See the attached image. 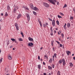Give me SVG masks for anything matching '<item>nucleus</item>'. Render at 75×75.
I'll list each match as a JSON object with an SVG mask.
<instances>
[{
	"label": "nucleus",
	"instance_id": "obj_1",
	"mask_svg": "<svg viewBox=\"0 0 75 75\" xmlns=\"http://www.w3.org/2000/svg\"><path fill=\"white\" fill-rule=\"evenodd\" d=\"M18 9V6H16L15 5H14L13 7V12L14 13H16V10H17Z\"/></svg>",
	"mask_w": 75,
	"mask_h": 75
},
{
	"label": "nucleus",
	"instance_id": "obj_2",
	"mask_svg": "<svg viewBox=\"0 0 75 75\" xmlns=\"http://www.w3.org/2000/svg\"><path fill=\"white\" fill-rule=\"evenodd\" d=\"M43 4L45 7H47V8H48L49 7V4L46 2H44L43 3Z\"/></svg>",
	"mask_w": 75,
	"mask_h": 75
},
{
	"label": "nucleus",
	"instance_id": "obj_3",
	"mask_svg": "<svg viewBox=\"0 0 75 75\" xmlns=\"http://www.w3.org/2000/svg\"><path fill=\"white\" fill-rule=\"evenodd\" d=\"M15 25L16 27V30L18 31L19 30V27L18 26V25L17 23H15Z\"/></svg>",
	"mask_w": 75,
	"mask_h": 75
},
{
	"label": "nucleus",
	"instance_id": "obj_4",
	"mask_svg": "<svg viewBox=\"0 0 75 75\" xmlns=\"http://www.w3.org/2000/svg\"><path fill=\"white\" fill-rule=\"evenodd\" d=\"M27 17V20L28 21H29L30 20V15L29 14H27L26 15Z\"/></svg>",
	"mask_w": 75,
	"mask_h": 75
},
{
	"label": "nucleus",
	"instance_id": "obj_5",
	"mask_svg": "<svg viewBox=\"0 0 75 75\" xmlns=\"http://www.w3.org/2000/svg\"><path fill=\"white\" fill-rule=\"evenodd\" d=\"M34 44H33L32 42L31 43H29L28 44V46H29L30 47H32L33 46Z\"/></svg>",
	"mask_w": 75,
	"mask_h": 75
},
{
	"label": "nucleus",
	"instance_id": "obj_6",
	"mask_svg": "<svg viewBox=\"0 0 75 75\" xmlns=\"http://www.w3.org/2000/svg\"><path fill=\"white\" fill-rule=\"evenodd\" d=\"M52 25L53 26H55V21L53 19L52 22Z\"/></svg>",
	"mask_w": 75,
	"mask_h": 75
},
{
	"label": "nucleus",
	"instance_id": "obj_7",
	"mask_svg": "<svg viewBox=\"0 0 75 75\" xmlns=\"http://www.w3.org/2000/svg\"><path fill=\"white\" fill-rule=\"evenodd\" d=\"M8 59L9 60H11V59L12 58L10 55H8Z\"/></svg>",
	"mask_w": 75,
	"mask_h": 75
},
{
	"label": "nucleus",
	"instance_id": "obj_8",
	"mask_svg": "<svg viewBox=\"0 0 75 75\" xmlns=\"http://www.w3.org/2000/svg\"><path fill=\"white\" fill-rule=\"evenodd\" d=\"M22 15L21 14H19L18 16V17H17V18L18 19H19V18L21 17Z\"/></svg>",
	"mask_w": 75,
	"mask_h": 75
},
{
	"label": "nucleus",
	"instance_id": "obj_9",
	"mask_svg": "<svg viewBox=\"0 0 75 75\" xmlns=\"http://www.w3.org/2000/svg\"><path fill=\"white\" fill-rule=\"evenodd\" d=\"M66 53L68 55H69L70 54H71L70 51H67Z\"/></svg>",
	"mask_w": 75,
	"mask_h": 75
},
{
	"label": "nucleus",
	"instance_id": "obj_10",
	"mask_svg": "<svg viewBox=\"0 0 75 75\" xmlns=\"http://www.w3.org/2000/svg\"><path fill=\"white\" fill-rule=\"evenodd\" d=\"M28 39L29 41H33V39L32 38H30V37H29L28 38Z\"/></svg>",
	"mask_w": 75,
	"mask_h": 75
},
{
	"label": "nucleus",
	"instance_id": "obj_11",
	"mask_svg": "<svg viewBox=\"0 0 75 75\" xmlns=\"http://www.w3.org/2000/svg\"><path fill=\"white\" fill-rule=\"evenodd\" d=\"M63 59H61L59 61V64H61L63 62Z\"/></svg>",
	"mask_w": 75,
	"mask_h": 75
},
{
	"label": "nucleus",
	"instance_id": "obj_12",
	"mask_svg": "<svg viewBox=\"0 0 75 75\" xmlns=\"http://www.w3.org/2000/svg\"><path fill=\"white\" fill-rule=\"evenodd\" d=\"M30 6L31 7V8L32 9L33 8V4H30Z\"/></svg>",
	"mask_w": 75,
	"mask_h": 75
},
{
	"label": "nucleus",
	"instance_id": "obj_13",
	"mask_svg": "<svg viewBox=\"0 0 75 75\" xmlns=\"http://www.w3.org/2000/svg\"><path fill=\"white\" fill-rule=\"evenodd\" d=\"M63 65H65L66 64V62L64 60H63Z\"/></svg>",
	"mask_w": 75,
	"mask_h": 75
},
{
	"label": "nucleus",
	"instance_id": "obj_14",
	"mask_svg": "<svg viewBox=\"0 0 75 75\" xmlns=\"http://www.w3.org/2000/svg\"><path fill=\"white\" fill-rule=\"evenodd\" d=\"M33 10H35V11L38 10V9L36 7H35L34 8Z\"/></svg>",
	"mask_w": 75,
	"mask_h": 75
},
{
	"label": "nucleus",
	"instance_id": "obj_15",
	"mask_svg": "<svg viewBox=\"0 0 75 75\" xmlns=\"http://www.w3.org/2000/svg\"><path fill=\"white\" fill-rule=\"evenodd\" d=\"M70 66V67H72L73 66V64H72V62H70L69 63Z\"/></svg>",
	"mask_w": 75,
	"mask_h": 75
},
{
	"label": "nucleus",
	"instance_id": "obj_16",
	"mask_svg": "<svg viewBox=\"0 0 75 75\" xmlns=\"http://www.w3.org/2000/svg\"><path fill=\"white\" fill-rule=\"evenodd\" d=\"M14 42L15 43H16L17 44H18V42L17 41V40L15 39Z\"/></svg>",
	"mask_w": 75,
	"mask_h": 75
},
{
	"label": "nucleus",
	"instance_id": "obj_17",
	"mask_svg": "<svg viewBox=\"0 0 75 75\" xmlns=\"http://www.w3.org/2000/svg\"><path fill=\"white\" fill-rule=\"evenodd\" d=\"M70 25V23H68L67 24V26L68 28H69Z\"/></svg>",
	"mask_w": 75,
	"mask_h": 75
},
{
	"label": "nucleus",
	"instance_id": "obj_18",
	"mask_svg": "<svg viewBox=\"0 0 75 75\" xmlns=\"http://www.w3.org/2000/svg\"><path fill=\"white\" fill-rule=\"evenodd\" d=\"M52 59H50L49 61V62L50 63H52Z\"/></svg>",
	"mask_w": 75,
	"mask_h": 75
},
{
	"label": "nucleus",
	"instance_id": "obj_19",
	"mask_svg": "<svg viewBox=\"0 0 75 75\" xmlns=\"http://www.w3.org/2000/svg\"><path fill=\"white\" fill-rule=\"evenodd\" d=\"M67 5L66 4H65L64 5V7H63V8H65V7H67Z\"/></svg>",
	"mask_w": 75,
	"mask_h": 75
},
{
	"label": "nucleus",
	"instance_id": "obj_20",
	"mask_svg": "<svg viewBox=\"0 0 75 75\" xmlns=\"http://www.w3.org/2000/svg\"><path fill=\"white\" fill-rule=\"evenodd\" d=\"M53 42H54V41H51V45L53 47Z\"/></svg>",
	"mask_w": 75,
	"mask_h": 75
},
{
	"label": "nucleus",
	"instance_id": "obj_21",
	"mask_svg": "<svg viewBox=\"0 0 75 75\" xmlns=\"http://www.w3.org/2000/svg\"><path fill=\"white\" fill-rule=\"evenodd\" d=\"M44 57L45 58V59H48V57L46 55H45Z\"/></svg>",
	"mask_w": 75,
	"mask_h": 75
},
{
	"label": "nucleus",
	"instance_id": "obj_22",
	"mask_svg": "<svg viewBox=\"0 0 75 75\" xmlns=\"http://www.w3.org/2000/svg\"><path fill=\"white\" fill-rule=\"evenodd\" d=\"M11 40H12L13 42H14L15 40H16V39H15L14 38H11Z\"/></svg>",
	"mask_w": 75,
	"mask_h": 75
},
{
	"label": "nucleus",
	"instance_id": "obj_23",
	"mask_svg": "<svg viewBox=\"0 0 75 75\" xmlns=\"http://www.w3.org/2000/svg\"><path fill=\"white\" fill-rule=\"evenodd\" d=\"M50 30L51 31V32H53V29H52V27H51L50 28Z\"/></svg>",
	"mask_w": 75,
	"mask_h": 75
},
{
	"label": "nucleus",
	"instance_id": "obj_24",
	"mask_svg": "<svg viewBox=\"0 0 75 75\" xmlns=\"http://www.w3.org/2000/svg\"><path fill=\"white\" fill-rule=\"evenodd\" d=\"M48 68L50 70L52 69V67L51 66H48Z\"/></svg>",
	"mask_w": 75,
	"mask_h": 75
},
{
	"label": "nucleus",
	"instance_id": "obj_25",
	"mask_svg": "<svg viewBox=\"0 0 75 75\" xmlns=\"http://www.w3.org/2000/svg\"><path fill=\"white\" fill-rule=\"evenodd\" d=\"M56 23H57V25H59V22L58 21V20L57 21Z\"/></svg>",
	"mask_w": 75,
	"mask_h": 75
},
{
	"label": "nucleus",
	"instance_id": "obj_26",
	"mask_svg": "<svg viewBox=\"0 0 75 75\" xmlns=\"http://www.w3.org/2000/svg\"><path fill=\"white\" fill-rule=\"evenodd\" d=\"M8 14H7V12H6L5 14V16L6 17L7 16H8Z\"/></svg>",
	"mask_w": 75,
	"mask_h": 75
},
{
	"label": "nucleus",
	"instance_id": "obj_27",
	"mask_svg": "<svg viewBox=\"0 0 75 75\" xmlns=\"http://www.w3.org/2000/svg\"><path fill=\"white\" fill-rule=\"evenodd\" d=\"M58 17L59 18H62V17L61 16H60L59 15H58Z\"/></svg>",
	"mask_w": 75,
	"mask_h": 75
},
{
	"label": "nucleus",
	"instance_id": "obj_28",
	"mask_svg": "<svg viewBox=\"0 0 75 75\" xmlns=\"http://www.w3.org/2000/svg\"><path fill=\"white\" fill-rule=\"evenodd\" d=\"M38 68L39 69H40L41 66H40V64L38 65Z\"/></svg>",
	"mask_w": 75,
	"mask_h": 75
},
{
	"label": "nucleus",
	"instance_id": "obj_29",
	"mask_svg": "<svg viewBox=\"0 0 75 75\" xmlns=\"http://www.w3.org/2000/svg\"><path fill=\"white\" fill-rule=\"evenodd\" d=\"M9 44V41H8V42H7L6 43V44H7V45L8 46Z\"/></svg>",
	"mask_w": 75,
	"mask_h": 75
},
{
	"label": "nucleus",
	"instance_id": "obj_30",
	"mask_svg": "<svg viewBox=\"0 0 75 75\" xmlns=\"http://www.w3.org/2000/svg\"><path fill=\"white\" fill-rule=\"evenodd\" d=\"M19 40L20 41H23V39L21 38H19Z\"/></svg>",
	"mask_w": 75,
	"mask_h": 75
},
{
	"label": "nucleus",
	"instance_id": "obj_31",
	"mask_svg": "<svg viewBox=\"0 0 75 75\" xmlns=\"http://www.w3.org/2000/svg\"><path fill=\"white\" fill-rule=\"evenodd\" d=\"M60 75V72L59 71H58L57 72V75Z\"/></svg>",
	"mask_w": 75,
	"mask_h": 75
},
{
	"label": "nucleus",
	"instance_id": "obj_32",
	"mask_svg": "<svg viewBox=\"0 0 75 75\" xmlns=\"http://www.w3.org/2000/svg\"><path fill=\"white\" fill-rule=\"evenodd\" d=\"M2 58H1V59H0V63H1V62H2Z\"/></svg>",
	"mask_w": 75,
	"mask_h": 75
},
{
	"label": "nucleus",
	"instance_id": "obj_33",
	"mask_svg": "<svg viewBox=\"0 0 75 75\" xmlns=\"http://www.w3.org/2000/svg\"><path fill=\"white\" fill-rule=\"evenodd\" d=\"M10 8V7L9 6H8L7 7V10H9Z\"/></svg>",
	"mask_w": 75,
	"mask_h": 75
},
{
	"label": "nucleus",
	"instance_id": "obj_34",
	"mask_svg": "<svg viewBox=\"0 0 75 75\" xmlns=\"http://www.w3.org/2000/svg\"><path fill=\"white\" fill-rule=\"evenodd\" d=\"M61 35H62V38H64V35L63 33H62V34Z\"/></svg>",
	"mask_w": 75,
	"mask_h": 75
},
{
	"label": "nucleus",
	"instance_id": "obj_35",
	"mask_svg": "<svg viewBox=\"0 0 75 75\" xmlns=\"http://www.w3.org/2000/svg\"><path fill=\"white\" fill-rule=\"evenodd\" d=\"M33 13L34 14V15H36V13L35 12L33 11Z\"/></svg>",
	"mask_w": 75,
	"mask_h": 75
},
{
	"label": "nucleus",
	"instance_id": "obj_36",
	"mask_svg": "<svg viewBox=\"0 0 75 75\" xmlns=\"http://www.w3.org/2000/svg\"><path fill=\"white\" fill-rule=\"evenodd\" d=\"M52 67L53 68H54V64H52Z\"/></svg>",
	"mask_w": 75,
	"mask_h": 75
},
{
	"label": "nucleus",
	"instance_id": "obj_37",
	"mask_svg": "<svg viewBox=\"0 0 75 75\" xmlns=\"http://www.w3.org/2000/svg\"><path fill=\"white\" fill-rule=\"evenodd\" d=\"M54 57H55V58H57V56H56V53H55L54 54Z\"/></svg>",
	"mask_w": 75,
	"mask_h": 75
},
{
	"label": "nucleus",
	"instance_id": "obj_38",
	"mask_svg": "<svg viewBox=\"0 0 75 75\" xmlns=\"http://www.w3.org/2000/svg\"><path fill=\"white\" fill-rule=\"evenodd\" d=\"M60 14L61 16H64V14L63 13H62L61 12H60Z\"/></svg>",
	"mask_w": 75,
	"mask_h": 75
},
{
	"label": "nucleus",
	"instance_id": "obj_39",
	"mask_svg": "<svg viewBox=\"0 0 75 75\" xmlns=\"http://www.w3.org/2000/svg\"><path fill=\"white\" fill-rule=\"evenodd\" d=\"M70 19H71V20H73V16L71 17Z\"/></svg>",
	"mask_w": 75,
	"mask_h": 75
},
{
	"label": "nucleus",
	"instance_id": "obj_40",
	"mask_svg": "<svg viewBox=\"0 0 75 75\" xmlns=\"http://www.w3.org/2000/svg\"><path fill=\"white\" fill-rule=\"evenodd\" d=\"M64 28L65 30H66L67 29V28L66 27V26H64Z\"/></svg>",
	"mask_w": 75,
	"mask_h": 75
},
{
	"label": "nucleus",
	"instance_id": "obj_41",
	"mask_svg": "<svg viewBox=\"0 0 75 75\" xmlns=\"http://www.w3.org/2000/svg\"><path fill=\"white\" fill-rule=\"evenodd\" d=\"M50 35L52 36H53V32H51V33H50Z\"/></svg>",
	"mask_w": 75,
	"mask_h": 75
},
{
	"label": "nucleus",
	"instance_id": "obj_42",
	"mask_svg": "<svg viewBox=\"0 0 75 75\" xmlns=\"http://www.w3.org/2000/svg\"><path fill=\"white\" fill-rule=\"evenodd\" d=\"M56 42H57V43L59 45L60 44V42H58V41H57V40H56Z\"/></svg>",
	"mask_w": 75,
	"mask_h": 75
},
{
	"label": "nucleus",
	"instance_id": "obj_43",
	"mask_svg": "<svg viewBox=\"0 0 75 75\" xmlns=\"http://www.w3.org/2000/svg\"><path fill=\"white\" fill-rule=\"evenodd\" d=\"M43 26L44 27H45L46 26V25L45 24H43Z\"/></svg>",
	"mask_w": 75,
	"mask_h": 75
},
{
	"label": "nucleus",
	"instance_id": "obj_44",
	"mask_svg": "<svg viewBox=\"0 0 75 75\" xmlns=\"http://www.w3.org/2000/svg\"><path fill=\"white\" fill-rule=\"evenodd\" d=\"M53 50V51L54 52L55 51V49L54 48V47H53V49H52Z\"/></svg>",
	"mask_w": 75,
	"mask_h": 75
},
{
	"label": "nucleus",
	"instance_id": "obj_45",
	"mask_svg": "<svg viewBox=\"0 0 75 75\" xmlns=\"http://www.w3.org/2000/svg\"><path fill=\"white\" fill-rule=\"evenodd\" d=\"M38 21L39 22V23H41V21L39 20H38Z\"/></svg>",
	"mask_w": 75,
	"mask_h": 75
},
{
	"label": "nucleus",
	"instance_id": "obj_46",
	"mask_svg": "<svg viewBox=\"0 0 75 75\" xmlns=\"http://www.w3.org/2000/svg\"><path fill=\"white\" fill-rule=\"evenodd\" d=\"M25 9H26V10H29V9L28 7H26Z\"/></svg>",
	"mask_w": 75,
	"mask_h": 75
},
{
	"label": "nucleus",
	"instance_id": "obj_47",
	"mask_svg": "<svg viewBox=\"0 0 75 75\" xmlns=\"http://www.w3.org/2000/svg\"><path fill=\"white\" fill-rule=\"evenodd\" d=\"M48 19L49 20H50L51 21H52V20L51 19H50V18H49Z\"/></svg>",
	"mask_w": 75,
	"mask_h": 75
},
{
	"label": "nucleus",
	"instance_id": "obj_48",
	"mask_svg": "<svg viewBox=\"0 0 75 75\" xmlns=\"http://www.w3.org/2000/svg\"><path fill=\"white\" fill-rule=\"evenodd\" d=\"M40 26H41V27H42V23H39Z\"/></svg>",
	"mask_w": 75,
	"mask_h": 75
},
{
	"label": "nucleus",
	"instance_id": "obj_49",
	"mask_svg": "<svg viewBox=\"0 0 75 75\" xmlns=\"http://www.w3.org/2000/svg\"><path fill=\"white\" fill-rule=\"evenodd\" d=\"M60 47H62V44H60Z\"/></svg>",
	"mask_w": 75,
	"mask_h": 75
},
{
	"label": "nucleus",
	"instance_id": "obj_50",
	"mask_svg": "<svg viewBox=\"0 0 75 75\" xmlns=\"http://www.w3.org/2000/svg\"><path fill=\"white\" fill-rule=\"evenodd\" d=\"M38 59L39 60H40V57L39 56H38Z\"/></svg>",
	"mask_w": 75,
	"mask_h": 75
},
{
	"label": "nucleus",
	"instance_id": "obj_51",
	"mask_svg": "<svg viewBox=\"0 0 75 75\" xmlns=\"http://www.w3.org/2000/svg\"><path fill=\"white\" fill-rule=\"evenodd\" d=\"M0 22H1V23H2V20L1 19H0Z\"/></svg>",
	"mask_w": 75,
	"mask_h": 75
},
{
	"label": "nucleus",
	"instance_id": "obj_52",
	"mask_svg": "<svg viewBox=\"0 0 75 75\" xmlns=\"http://www.w3.org/2000/svg\"><path fill=\"white\" fill-rule=\"evenodd\" d=\"M45 25H46V26H47V25H48V23H45Z\"/></svg>",
	"mask_w": 75,
	"mask_h": 75
},
{
	"label": "nucleus",
	"instance_id": "obj_53",
	"mask_svg": "<svg viewBox=\"0 0 75 75\" xmlns=\"http://www.w3.org/2000/svg\"><path fill=\"white\" fill-rule=\"evenodd\" d=\"M21 35H22V37L23 38H24V35H23V34H22Z\"/></svg>",
	"mask_w": 75,
	"mask_h": 75
},
{
	"label": "nucleus",
	"instance_id": "obj_54",
	"mask_svg": "<svg viewBox=\"0 0 75 75\" xmlns=\"http://www.w3.org/2000/svg\"><path fill=\"white\" fill-rule=\"evenodd\" d=\"M23 33L22 32H21V35H23Z\"/></svg>",
	"mask_w": 75,
	"mask_h": 75
},
{
	"label": "nucleus",
	"instance_id": "obj_55",
	"mask_svg": "<svg viewBox=\"0 0 75 75\" xmlns=\"http://www.w3.org/2000/svg\"><path fill=\"white\" fill-rule=\"evenodd\" d=\"M73 59H74V60H75V57H73Z\"/></svg>",
	"mask_w": 75,
	"mask_h": 75
},
{
	"label": "nucleus",
	"instance_id": "obj_56",
	"mask_svg": "<svg viewBox=\"0 0 75 75\" xmlns=\"http://www.w3.org/2000/svg\"><path fill=\"white\" fill-rule=\"evenodd\" d=\"M43 64L44 65H45V62H43Z\"/></svg>",
	"mask_w": 75,
	"mask_h": 75
},
{
	"label": "nucleus",
	"instance_id": "obj_57",
	"mask_svg": "<svg viewBox=\"0 0 75 75\" xmlns=\"http://www.w3.org/2000/svg\"><path fill=\"white\" fill-rule=\"evenodd\" d=\"M43 75H46V73H43Z\"/></svg>",
	"mask_w": 75,
	"mask_h": 75
},
{
	"label": "nucleus",
	"instance_id": "obj_58",
	"mask_svg": "<svg viewBox=\"0 0 75 75\" xmlns=\"http://www.w3.org/2000/svg\"><path fill=\"white\" fill-rule=\"evenodd\" d=\"M1 16H3V13H1Z\"/></svg>",
	"mask_w": 75,
	"mask_h": 75
},
{
	"label": "nucleus",
	"instance_id": "obj_59",
	"mask_svg": "<svg viewBox=\"0 0 75 75\" xmlns=\"http://www.w3.org/2000/svg\"><path fill=\"white\" fill-rule=\"evenodd\" d=\"M12 47V46H11L10 47V48H11Z\"/></svg>",
	"mask_w": 75,
	"mask_h": 75
},
{
	"label": "nucleus",
	"instance_id": "obj_60",
	"mask_svg": "<svg viewBox=\"0 0 75 75\" xmlns=\"http://www.w3.org/2000/svg\"><path fill=\"white\" fill-rule=\"evenodd\" d=\"M40 61H42V59H41Z\"/></svg>",
	"mask_w": 75,
	"mask_h": 75
},
{
	"label": "nucleus",
	"instance_id": "obj_61",
	"mask_svg": "<svg viewBox=\"0 0 75 75\" xmlns=\"http://www.w3.org/2000/svg\"><path fill=\"white\" fill-rule=\"evenodd\" d=\"M59 33H61H61H62V32H61V31H59Z\"/></svg>",
	"mask_w": 75,
	"mask_h": 75
},
{
	"label": "nucleus",
	"instance_id": "obj_62",
	"mask_svg": "<svg viewBox=\"0 0 75 75\" xmlns=\"http://www.w3.org/2000/svg\"><path fill=\"white\" fill-rule=\"evenodd\" d=\"M56 33V32L55 30H54V33Z\"/></svg>",
	"mask_w": 75,
	"mask_h": 75
},
{
	"label": "nucleus",
	"instance_id": "obj_63",
	"mask_svg": "<svg viewBox=\"0 0 75 75\" xmlns=\"http://www.w3.org/2000/svg\"><path fill=\"white\" fill-rule=\"evenodd\" d=\"M54 55H53V58H54Z\"/></svg>",
	"mask_w": 75,
	"mask_h": 75
},
{
	"label": "nucleus",
	"instance_id": "obj_64",
	"mask_svg": "<svg viewBox=\"0 0 75 75\" xmlns=\"http://www.w3.org/2000/svg\"><path fill=\"white\" fill-rule=\"evenodd\" d=\"M49 75H51V74L50 73L49 74Z\"/></svg>",
	"mask_w": 75,
	"mask_h": 75
}]
</instances>
